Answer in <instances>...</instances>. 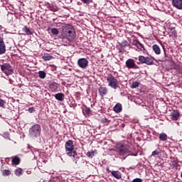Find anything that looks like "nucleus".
Returning <instances> with one entry per match:
<instances>
[{"mask_svg": "<svg viewBox=\"0 0 182 182\" xmlns=\"http://www.w3.org/2000/svg\"><path fill=\"white\" fill-rule=\"evenodd\" d=\"M15 174H16V176H21V174H22V168H18L17 169H16Z\"/></svg>", "mask_w": 182, "mask_h": 182, "instance_id": "26", "label": "nucleus"}, {"mask_svg": "<svg viewBox=\"0 0 182 182\" xmlns=\"http://www.w3.org/2000/svg\"><path fill=\"white\" fill-rule=\"evenodd\" d=\"M41 132H42L41 125L36 124L29 129V136L32 139H36L41 136Z\"/></svg>", "mask_w": 182, "mask_h": 182, "instance_id": "4", "label": "nucleus"}, {"mask_svg": "<svg viewBox=\"0 0 182 182\" xmlns=\"http://www.w3.org/2000/svg\"><path fill=\"white\" fill-rule=\"evenodd\" d=\"M139 62H140V63H145V62H146V57H144L143 55H139Z\"/></svg>", "mask_w": 182, "mask_h": 182, "instance_id": "25", "label": "nucleus"}, {"mask_svg": "<svg viewBox=\"0 0 182 182\" xmlns=\"http://www.w3.org/2000/svg\"><path fill=\"white\" fill-rule=\"evenodd\" d=\"M107 82L108 83V86L112 87V89H114V90L119 87V85L120 84V81H119V80L114 77L112 74L107 76Z\"/></svg>", "mask_w": 182, "mask_h": 182, "instance_id": "3", "label": "nucleus"}, {"mask_svg": "<svg viewBox=\"0 0 182 182\" xmlns=\"http://www.w3.org/2000/svg\"><path fill=\"white\" fill-rule=\"evenodd\" d=\"M1 70L6 76L14 74V68L9 63H4L1 65Z\"/></svg>", "mask_w": 182, "mask_h": 182, "instance_id": "6", "label": "nucleus"}, {"mask_svg": "<svg viewBox=\"0 0 182 182\" xmlns=\"http://www.w3.org/2000/svg\"><path fill=\"white\" fill-rule=\"evenodd\" d=\"M159 154H160V152H159V151H157V150H155L152 152L151 156L153 157H157V156H159Z\"/></svg>", "mask_w": 182, "mask_h": 182, "instance_id": "29", "label": "nucleus"}, {"mask_svg": "<svg viewBox=\"0 0 182 182\" xmlns=\"http://www.w3.org/2000/svg\"><path fill=\"white\" fill-rule=\"evenodd\" d=\"M172 33H173V35H176V31L173 30V31H172Z\"/></svg>", "mask_w": 182, "mask_h": 182, "instance_id": "37", "label": "nucleus"}, {"mask_svg": "<svg viewBox=\"0 0 182 182\" xmlns=\"http://www.w3.org/2000/svg\"><path fill=\"white\" fill-rule=\"evenodd\" d=\"M142 181L143 180H141V178H136L132 181V182H142Z\"/></svg>", "mask_w": 182, "mask_h": 182, "instance_id": "33", "label": "nucleus"}, {"mask_svg": "<svg viewBox=\"0 0 182 182\" xmlns=\"http://www.w3.org/2000/svg\"><path fill=\"white\" fill-rule=\"evenodd\" d=\"M172 5L177 9H182V0H172Z\"/></svg>", "mask_w": 182, "mask_h": 182, "instance_id": "10", "label": "nucleus"}, {"mask_svg": "<svg viewBox=\"0 0 182 182\" xmlns=\"http://www.w3.org/2000/svg\"><path fill=\"white\" fill-rule=\"evenodd\" d=\"M51 33H53V35H59V30H58V28H52L51 29Z\"/></svg>", "mask_w": 182, "mask_h": 182, "instance_id": "27", "label": "nucleus"}, {"mask_svg": "<svg viewBox=\"0 0 182 182\" xmlns=\"http://www.w3.org/2000/svg\"><path fill=\"white\" fill-rule=\"evenodd\" d=\"M122 105L119 103H117L113 108L114 112H115V113H120V112H122Z\"/></svg>", "mask_w": 182, "mask_h": 182, "instance_id": "17", "label": "nucleus"}, {"mask_svg": "<svg viewBox=\"0 0 182 182\" xmlns=\"http://www.w3.org/2000/svg\"><path fill=\"white\" fill-rule=\"evenodd\" d=\"M12 163L16 166H18L21 163V159L18 156H14L12 158Z\"/></svg>", "mask_w": 182, "mask_h": 182, "instance_id": "22", "label": "nucleus"}, {"mask_svg": "<svg viewBox=\"0 0 182 182\" xmlns=\"http://www.w3.org/2000/svg\"><path fill=\"white\" fill-rule=\"evenodd\" d=\"M23 32H25L27 35H32V31L26 26L23 28Z\"/></svg>", "mask_w": 182, "mask_h": 182, "instance_id": "24", "label": "nucleus"}, {"mask_svg": "<svg viewBox=\"0 0 182 182\" xmlns=\"http://www.w3.org/2000/svg\"><path fill=\"white\" fill-rule=\"evenodd\" d=\"M153 50L154 52V53H156V55H160V53H161V50H160V47H159V46L157 45H154L153 46Z\"/></svg>", "mask_w": 182, "mask_h": 182, "instance_id": "19", "label": "nucleus"}, {"mask_svg": "<svg viewBox=\"0 0 182 182\" xmlns=\"http://www.w3.org/2000/svg\"><path fill=\"white\" fill-rule=\"evenodd\" d=\"M51 92H56V90H58V87H59V84L56 83V82H53L51 84H50L49 86Z\"/></svg>", "mask_w": 182, "mask_h": 182, "instance_id": "14", "label": "nucleus"}, {"mask_svg": "<svg viewBox=\"0 0 182 182\" xmlns=\"http://www.w3.org/2000/svg\"><path fill=\"white\" fill-rule=\"evenodd\" d=\"M159 140H161V141H167L168 136L166 134V133L162 132L159 134Z\"/></svg>", "mask_w": 182, "mask_h": 182, "instance_id": "15", "label": "nucleus"}, {"mask_svg": "<svg viewBox=\"0 0 182 182\" xmlns=\"http://www.w3.org/2000/svg\"><path fill=\"white\" fill-rule=\"evenodd\" d=\"M42 59H43L46 62L48 60H51V59H53V56L50 55V54L46 53L42 56Z\"/></svg>", "mask_w": 182, "mask_h": 182, "instance_id": "20", "label": "nucleus"}, {"mask_svg": "<svg viewBox=\"0 0 182 182\" xmlns=\"http://www.w3.org/2000/svg\"><path fill=\"white\" fill-rule=\"evenodd\" d=\"M28 112H29V113H33V112H35V108L34 107H29L28 108Z\"/></svg>", "mask_w": 182, "mask_h": 182, "instance_id": "34", "label": "nucleus"}, {"mask_svg": "<svg viewBox=\"0 0 182 182\" xmlns=\"http://www.w3.org/2000/svg\"><path fill=\"white\" fill-rule=\"evenodd\" d=\"M6 103V102H5L4 100L0 99V107H4V106H5V104Z\"/></svg>", "mask_w": 182, "mask_h": 182, "instance_id": "31", "label": "nucleus"}, {"mask_svg": "<svg viewBox=\"0 0 182 182\" xmlns=\"http://www.w3.org/2000/svg\"><path fill=\"white\" fill-rule=\"evenodd\" d=\"M133 45L136 46L137 49H139V50H141V52H144V46L139 41H134L133 42Z\"/></svg>", "mask_w": 182, "mask_h": 182, "instance_id": "11", "label": "nucleus"}, {"mask_svg": "<svg viewBox=\"0 0 182 182\" xmlns=\"http://www.w3.org/2000/svg\"><path fill=\"white\" fill-rule=\"evenodd\" d=\"M109 173H111L112 176H113V177L117 180H120V178H122V173H120L119 171H109Z\"/></svg>", "mask_w": 182, "mask_h": 182, "instance_id": "12", "label": "nucleus"}, {"mask_svg": "<svg viewBox=\"0 0 182 182\" xmlns=\"http://www.w3.org/2000/svg\"><path fill=\"white\" fill-rule=\"evenodd\" d=\"M38 77L40 79H45V77H46V73H45V71H39Z\"/></svg>", "mask_w": 182, "mask_h": 182, "instance_id": "23", "label": "nucleus"}, {"mask_svg": "<svg viewBox=\"0 0 182 182\" xmlns=\"http://www.w3.org/2000/svg\"><path fill=\"white\" fill-rule=\"evenodd\" d=\"M10 174H11V171H9V170L3 171L4 176H9Z\"/></svg>", "mask_w": 182, "mask_h": 182, "instance_id": "30", "label": "nucleus"}, {"mask_svg": "<svg viewBox=\"0 0 182 182\" xmlns=\"http://www.w3.org/2000/svg\"><path fill=\"white\" fill-rule=\"evenodd\" d=\"M85 113H86L87 114H90V108H87V109H85Z\"/></svg>", "mask_w": 182, "mask_h": 182, "instance_id": "36", "label": "nucleus"}, {"mask_svg": "<svg viewBox=\"0 0 182 182\" xmlns=\"http://www.w3.org/2000/svg\"><path fill=\"white\" fill-rule=\"evenodd\" d=\"M6 52V46L4 42V38L0 36V55H4Z\"/></svg>", "mask_w": 182, "mask_h": 182, "instance_id": "9", "label": "nucleus"}, {"mask_svg": "<svg viewBox=\"0 0 182 182\" xmlns=\"http://www.w3.org/2000/svg\"><path fill=\"white\" fill-rule=\"evenodd\" d=\"M56 100L59 102H63V99H65V95L63 93H58L55 95Z\"/></svg>", "mask_w": 182, "mask_h": 182, "instance_id": "16", "label": "nucleus"}, {"mask_svg": "<svg viewBox=\"0 0 182 182\" xmlns=\"http://www.w3.org/2000/svg\"><path fill=\"white\" fill-rule=\"evenodd\" d=\"M131 87L132 89H136V87H139V82L136 81L132 82Z\"/></svg>", "mask_w": 182, "mask_h": 182, "instance_id": "28", "label": "nucleus"}, {"mask_svg": "<svg viewBox=\"0 0 182 182\" xmlns=\"http://www.w3.org/2000/svg\"><path fill=\"white\" fill-rule=\"evenodd\" d=\"M172 120H178V117H180V112L178 111H174L171 114Z\"/></svg>", "mask_w": 182, "mask_h": 182, "instance_id": "18", "label": "nucleus"}, {"mask_svg": "<svg viewBox=\"0 0 182 182\" xmlns=\"http://www.w3.org/2000/svg\"><path fill=\"white\" fill-rule=\"evenodd\" d=\"M83 4H86V5H89L90 2H92V0H81Z\"/></svg>", "mask_w": 182, "mask_h": 182, "instance_id": "32", "label": "nucleus"}, {"mask_svg": "<svg viewBox=\"0 0 182 182\" xmlns=\"http://www.w3.org/2000/svg\"><path fill=\"white\" fill-rule=\"evenodd\" d=\"M77 65L81 69H86L89 66V60L85 58H80L77 60Z\"/></svg>", "mask_w": 182, "mask_h": 182, "instance_id": "8", "label": "nucleus"}, {"mask_svg": "<svg viewBox=\"0 0 182 182\" xmlns=\"http://www.w3.org/2000/svg\"><path fill=\"white\" fill-rule=\"evenodd\" d=\"M99 93L102 97H104L106 96V95H107V88L105 87H100L99 88Z\"/></svg>", "mask_w": 182, "mask_h": 182, "instance_id": "13", "label": "nucleus"}, {"mask_svg": "<svg viewBox=\"0 0 182 182\" xmlns=\"http://www.w3.org/2000/svg\"><path fill=\"white\" fill-rule=\"evenodd\" d=\"M87 157H92V156H93V152H87Z\"/></svg>", "mask_w": 182, "mask_h": 182, "instance_id": "35", "label": "nucleus"}, {"mask_svg": "<svg viewBox=\"0 0 182 182\" xmlns=\"http://www.w3.org/2000/svg\"><path fill=\"white\" fill-rule=\"evenodd\" d=\"M117 151L119 153L120 156H126V154H129V145L124 144L123 143H119L117 144Z\"/></svg>", "mask_w": 182, "mask_h": 182, "instance_id": "5", "label": "nucleus"}, {"mask_svg": "<svg viewBox=\"0 0 182 182\" xmlns=\"http://www.w3.org/2000/svg\"><path fill=\"white\" fill-rule=\"evenodd\" d=\"M61 36L63 39H67L69 42H73V41H75V38H76V31H75V28L71 25L66 24L63 27Z\"/></svg>", "mask_w": 182, "mask_h": 182, "instance_id": "1", "label": "nucleus"}, {"mask_svg": "<svg viewBox=\"0 0 182 182\" xmlns=\"http://www.w3.org/2000/svg\"><path fill=\"white\" fill-rule=\"evenodd\" d=\"M125 65L128 69H139V66L136 65V61L132 58L128 59Z\"/></svg>", "mask_w": 182, "mask_h": 182, "instance_id": "7", "label": "nucleus"}, {"mask_svg": "<svg viewBox=\"0 0 182 182\" xmlns=\"http://www.w3.org/2000/svg\"><path fill=\"white\" fill-rule=\"evenodd\" d=\"M146 65H153L154 63V61L153 60V58L150 57H145V63Z\"/></svg>", "mask_w": 182, "mask_h": 182, "instance_id": "21", "label": "nucleus"}, {"mask_svg": "<svg viewBox=\"0 0 182 182\" xmlns=\"http://www.w3.org/2000/svg\"><path fill=\"white\" fill-rule=\"evenodd\" d=\"M65 153L69 157H72L74 159L73 161H75V159H79V156H77V152L76 150H75V146L73 145V141L68 140L65 144Z\"/></svg>", "mask_w": 182, "mask_h": 182, "instance_id": "2", "label": "nucleus"}]
</instances>
